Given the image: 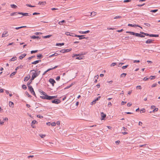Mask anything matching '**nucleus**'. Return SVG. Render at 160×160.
<instances>
[{
  "mask_svg": "<svg viewBox=\"0 0 160 160\" xmlns=\"http://www.w3.org/2000/svg\"><path fill=\"white\" fill-rule=\"evenodd\" d=\"M26 6H28V7H31V8H33V7H35V6H32L31 4H26Z\"/></svg>",
  "mask_w": 160,
  "mask_h": 160,
  "instance_id": "603ef678",
  "label": "nucleus"
},
{
  "mask_svg": "<svg viewBox=\"0 0 160 160\" xmlns=\"http://www.w3.org/2000/svg\"><path fill=\"white\" fill-rule=\"evenodd\" d=\"M64 43H57L56 44V46H62L63 45H64Z\"/></svg>",
  "mask_w": 160,
  "mask_h": 160,
  "instance_id": "393cba45",
  "label": "nucleus"
},
{
  "mask_svg": "<svg viewBox=\"0 0 160 160\" xmlns=\"http://www.w3.org/2000/svg\"><path fill=\"white\" fill-rule=\"evenodd\" d=\"M32 124H34L38 123V122L35 120H33L32 121L31 123Z\"/></svg>",
  "mask_w": 160,
  "mask_h": 160,
  "instance_id": "4c0bfd02",
  "label": "nucleus"
},
{
  "mask_svg": "<svg viewBox=\"0 0 160 160\" xmlns=\"http://www.w3.org/2000/svg\"><path fill=\"white\" fill-rule=\"evenodd\" d=\"M101 98L100 96L98 97L96 99H95L92 102H91V104L92 105L93 104H95L96 102L99 100Z\"/></svg>",
  "mask_w": 160,
  "mask_h": 160,
  "instance_id": "6e6552de",
  "label": "nucleus"
},
{
  "mask_svg": "<svg viewBox=\"0 0 160 160\" xmlns=\"http://www.w3.org/2000/svg\"><path fill=\"white\" fill-rule=\"evenodd\" d=\"M34 34L37 35H39L40 34H42V33L40 32H36L34 33Z\"/></svg>",
  "mask_w": 160,
  "mask_h": 160,
  "instance_id": "e2e57ef3",
  "label": "nucleus"
},
{
  "mask_svg": "<svg viewBox=\"0 0 160 160\" xmlns=\"http://www.w3.org/2000/svg\"><path fill=\"white\" fill-rule=\"evenodd\" d=\"M158 110V108H155L154 109H153V110L152 111V112H157Z\"/></svg>",
  "mask_w": 160,
  "mask_h": 160,
  "instance_id": "13d9d810",
  "label": "nucleus"
},
{
  "mask_svg": "<svg viewBox=\"0 0 160 160\" xmlns=\"http://www.w3.org/2000/svg\"><path fill=\"white\" fill-rule=\"evenodd\" d=\"M150 37H159L158 34H150Z\"/></svg>",
  "mask_w": 160,
  "mask_h": 160,
  "instance_id": "bb28decb",
  "label": "nucleus"
},
{
  "mask_svg": "<svg viewBox=\"0 0 160 160\" xmlns=\"http://www.w3.org/2000/svg\"><path fill=\"white\" fill-rule=\"evenodd\" d=\"M128 65H126L124 66H123L122 67V68L123 69H126V68H127L128 67Z\"/></svg>",
  "mask_w": 160,
  "mask_h": 160,
  "instance_id": "864d4df0",
  "label": "nucleus"
},
{
  "mask_svg": "<svg viewBox=\"0 0 160 160\" xmlns=\"http://www.w3.org/2000/svg\"><path fill=\"white\" fill-rule=\"evenodd\" d=\"M57 96H51L52 99L53 100L54 99L56 98H57Z\"/></svg>",
  "mask_w": 160,
  "mask_h": 160,
  "instance_id": "680f3d73",
  "label": "nucleus"
},
{
  "mask_svg": "<svg viewBox=\"0 0 160 160\" xmlns=\"http://www.w3.org/2000/svg\"><path fill=\"white\" fill-rule=\"evenodd\" d=\"M46 4V2H39L38 4L41 5H44Z\"/></svg>",
  "mask_w": 160,
  "mask_h": 160,
  "instance_id": "6ab92c4d",
  "label": "nucleus"
},
{
  "mask_svg": "<svg viewBox=\"0 0 160 160\" xmlns=\"http://www.w3.org/2000/svg\"><path fill=\"white\" fill-rule=\"evenodd\" d=\"M52 35H48L44 36L43 37L45 38H49L50 37H51V36H52Z\"/></svg>",
  "mask_w": 160,
  "mask_h": 160,
  "instance_id": "a19ab883",
  "label": "nucleus"
},
{
  "mask_svg": "<svg viewBox=\"0 0 160 160\" xmlns=\"http://www.w3.org/2000/svg\"><path fill=\"white\" fill-rule=\"evenodd\" d=\"M17 59V58L16 57H14L10 59V61H14L16 60Z\"/></svg>",
  "mask_w": 160,
  "mask_h": 160,
  "instance_id": "a878e982",
  "label": "nucleus"
},
{
  "mask_svg": "<svg viewBox=\"0 0 160 160\" xmlns=\"http://www.w3.org/2000/svg\"><path fill=\"white\" fill-rule=\"evenodd\" d=\"M101 120H104L106 116V114H104L103 112L101 113Z\"/></svg>",
  "mask_w": 160,
  "mask_h": 160,
  "instance_id": "1a4fd4ad",
  "label": "nucleus"
},
{
  "mask_svg": "<svg viewBox=\"0 0 160 160\" xmlns=\"http://www.w3.org/2000/svg\"><path fill=\"white\" fill-rule=\"evenodd\" d=\"M9 105L10 107L13 108L14 107V103L12 102L11 101L9 102Z\"/></svg>",
  "mask_w": 160,
  "mask_h": 160,
  "instance_id": "412c9836",
  "label": "nucleus"
},
{
  "mask_svg": "<svg viewBox=\"0 0 160 160\" xmlns=\"http://www.w3.org/2000/svg\"><path fill=\"white\" fill-rule=\"evenodd\" d=\"M19 14L20 15H22L23 16H29L31 15V14L30 13H24V12H20V13H19Z\"/></svg>",
  "mask_w": 160,
  "mask_h": 160,
  "instance_id": "9d476101",
  "label": "nucleus"
},
{
  "mask_svg": "<svg viewBox=\"0 0 160 160\" xmlns=\"http://www.w3.org/2000/svg\"><path fill=\"white\" fill-rule=\"evenodd\" d=\"M128 26L131 27H136V24H128Z\"/></svg>",
  "mask_w": 160,
  "mask_h": 160,
  "instance_id": "72a5a7b5",
  "label": "nucleus"
},
{
  "mask_svg": "<svg viewBox=\"0 0 160 160\" xmlns=\"http://www.w3.org/2000/svg\"><path fill=\"white\" fill-rule=\"evenodd\" d=\"M35 56H32L31 57H29L28 59L29 60H31L32 58H34L35 57Z\"/></svg>",
  "mask_w": 160,
  "mask_h": 160,
  "instance_id": "6e6d98bb",
  "label": "nucleus"
},
{
  "mask_svg": "<svg viewBox=\"0 0 160 160\" xmlns=\"http://www.w3.org/2000/svg\"><path fill=\"white\" fill-rule=\"evenodd\" d=\"M75 37L79 38V39L80 40H81L83 39H87L88 38V37L86 38L84 37V36L83 35H75Z\"/></svg>",
  "mask_w": 160,
  "mask_h": 160,
  "instance_id": "423d86ee",
  "label": "nucleus"
},
{
  "mask_svg": "<svg viewBox=\"0 0 160 160\" xmlns=\"http://www.w3.org/2000/svg\"><path fill=\"white\" fill-rule=\"evenodd\" d=\"M27 55V54L24 53L22 54L21 56L19 57V58L20 59H22L24 57H25Z\"/></svg>",
  "mask_w": 160,
  "mask_h": 160,
  "instance_id": "2eb2a0df",
  "label": "nucleus"
},
{
  "mask_svg": "<svg viewBox=\"0 0 160 160\" xmlns=\"http://www.w3.org/2000/svg\"><path fill=\"white\" fill-rule=\"evenodd\" d=\"M31 38L33 39H40L41 38L39 37L38 36H36L34 35H33L31 37Z\"/></svg>",
  "mask_w": 160,
  "mask_h": 160,
  "instance_id": "9b49d317",
  "label": "nucleus"
},
{
  "mask_svg": "<svg viewBox=\"0 0 160 160\" xmlns=\"http://www.w3.org/2000/svg\"><path fill=\"white\" fill-rule=\"evenodd\" d=\"M23 67V66L22 65H20L19 66H18L16 68H15V70L17 71L18 69L19 68H22Z\"/></svg>",
  "mask_w": 160,
  "mask_h": 160,
  "instance_id": "473e14b6",
  "label": "nucleus"
},
{
  "mask_svg": "<svg viewBox=\"0 0 160 160\" xmlns=\"http://www.w3.org/2000/svg\"><path fill=\"white\" fill-rule=\"evenodd\" d=\"M16 72H17L16 71H15V72H13L10 75V77L11 78H12L13 76L14 75L16 74Z\"/></svg>",
  "mask_w": 160,
  "mask_h": 160,
  "instance_id": "cd10ccee",
  "label": "nucleus"
},
{
  "mask_svg": "<svg viewBox=\"0 0 160 160\" xmlns=\"http://www.w3.org/2000/svg\"><path fill=\"white\" fill-rule=\"evenodd\" d=\"M8 34L7 31H5L3 32L2 35V37H5L8 36Z\"/></svg>",
  "mask_w": 160,
  "mask_h": 160,
  "instance_id": "4468645a",
  "label": "nucleus"
},
{
  "mask_svg": "<svg viewBox=\"0 0 160 160\" xmlns=\"http://www.w3.org/2000/svg\"><path fill=\"white\" fill-rule=\"evenodd\" d=\"M28 88L29 91L35 97H36L35 93L34 91V89L32 86H28Z\"/></svg>",
  "mask_w": 160,
  "mask_h": 160,
  "instance_id": "20e7f679",
  "label": "nucleus"
},
{
  "mask_svg": "<svg viewBox=\"0 0 160 160\" xmlns=\"http://www.w3.org/2000/svg\"><path fill=\"white\" fill-rule=\"evenodd\" d=\"M41 60H37L33 62H32V64H36L40 62H41Z\"/></svg>",
  "mask_w": 160,
  "mask_h": 160,
  "instance_id": "aec40b11",
  "label": "nucleus"
},
{
  "mask_svg": "<svg viewBox=\"0 0 160 160\" xmlns=\"http://www.w3.org/2000/svg\"><path fill=\"white\" fill-rule=\"evenodd\" d=\"M157 83H155V84H152V85L151 87H152V88H153V87H156V86H157Z\"/></svg>",
  "mask_w": 160,
  "mask_h": 160,
  "instance_id": "69168bd1",
  "label": "nucleus"
},
{
  "mask_svg": "<svg viewBox=\"0 0 160 160\" xmlns=\"http://www.w3.org/2000/svg\"><path fill=\"white\" fill-rule=\"evenodd\" d=\"M40 98L43 99H47L48 100H52L51 96L48 95L46 93L43 96H40Z\"/></svg>",
  "mask_w": 160,
  "mask_h": 160,
  "instance_id": "f03ea898",
  "label": "nucleus"
},
{
  "mask_svg": "<svg viewBox=\"0 0 160 160\" xmlns=\"http://www.w3.org/2000/svg\"><path fill=\"white\" fill-rule=\"evenodd\" d=\"M37 117L38 118H43V116L40 115V114H38V115H37Z\"/></svg>",
  "mask_w": 160,
  "mask_h": 160,
  "instance_id": "3c124183",
  "label": "nucleus"
},
{
  "mask_svg": "<svg viewBox=\"0 0 160 160\" xmlns=\"http://www.w3.org/2000/svg\"><path fill=\"white\" fill-rule=\"evenodd\" d=\"M51 102L53 103H54L55 104H58L61 102V101L59 99H56L52 100Z\"/></svg>",
  "mask_w": 160,
  "mask_h": 160,
  "instance_id": "39448f33",
  "label": "nucleus"
},
{
  "mask_svg": "<svg viewBox=\"0 0 160 160\" xmlns=\"http://www.w3.org/2000/svg\"><path fill=\"white\" fill-rule=\"evenodd\" d=\"M154 40L151 39H148L145 42V43L147 44L153 43Z\"/></svg>",
  "mask_w": 160,
  "mask_h": 160,
  "instance_id": "ddd939ff",
  "label": "nucleus"
},
{
  "mask_svg": "<svg viewBox=\"0 0 160 160\" xmlns=\"http://www.w3.org/2000/svg\"><path fill=\"white\" fill-rule=\"evenodd\" d=\"M37 57H38V59H41L42 58L43 56L42 54H39L37 55Z\"/></svg>",
  "mask_w": 160,
  "mask_h": 160,
  "instance_id": "4be33fe9",
  "label": "nucleus"
},
{
  "mask_svg": "<svg viewBox=\"0 0 160 160\" xmlns=\"http://www.w3.org/2000/svg\"><path fill=\"white\" fill-rule=\"evenodd\" d=\"M127 33H129L131 34V35H135L136 36V33L134 32H131V31H127L126 32Z\"/></svg>",
  "mask_w": 160,
  "mask_h": 160,
  "instance_id": "dca6fc26",
  "label": "nucleus"
},
{
  "mask_svg": "<svg viewBox=\"0 0 160 160\" xmlns=\"http://www.w3.org/2000/svg\"><path fill=\"white\" fill-rule=\"evenodd\" d=\"M136 89H142V88L140 86H138L136 87Z\"/></svg>",
  "mask_w": 160,
  "mask_h": 160,
  "instance_id": "774afa93",
  "label": "nucleus"
},
{
  "mask_svg": "<svg viewBox=\"0 0 160 160\" xmlns=\"http://www.w3.org/2000/svg\"><path fill=\"white\" fill-rule=\"evenodd\" d=\"M117 65L116 62H113L111 64V67H113Z\"/></svg>",
  "mask_w": 160,
  "mask_h": 160,
  "instance_id": "8fccbe9b",
  "label": "nucleus"
},
{
  "mask_svg": "<svg viewBox=\"0 0 160 160\" xmlns=\"http://www.w3.org/2000/svg\"><path fill=\"white\" fill-rule=\"evenodd\" d=\"M38 51V50H32L31 51V54H33L34 53H36Z\"/></svg>",
  "mask_w": 160,
  "mask_h": 160,
  "instance_id": "c03bdc74",
  "label": "nucleus"
},
{
  "mask_svg": "<svg viewBox=\"0 0 160 160\" xmlns=\"http://www.w3.org/2000/svg\"><path fill=\"white\" fill-rule=\"evenodd\" d=\"M122 17L120 16H117L114 18V19H117L118 18H120Z\"/></svg>",
  "mask_w": 160,
  "mask_h": 160,
  "instance_id": "49530a36",
  "label": "nucleus"
},
{
  "mask_svg": "<svg viewBox=\"0 0 160 160\" xmlns=\"http://www.w3.org/2000/svg\"><path fill=\"white\" fill-rule=\"evenodd\" d=\"M56 125V123L54 122L51 123V125L52 126H54Z\"/></svg>",
  "mask_w": 160,
  "mask_h": 160,
  "instance_id": "4d7b16f0",
  "label": "nucleus"
},
{
  "mask_svg": "<svg viewBox=\"0 0 160 160\" xmlns=\"http://www.w3.org/2000/svg\"><path fill=\"white\" fill-rule=\"evenodd\" d=\"M22 89L24 90H26L27 88V87L24 84H23L22 85Z\"/></svg>",
  "mask_w": 160,
  "mask_h": 160,
  "instance_id": "e433bc0d",
  "label": "nucleus"
},
{
  "mask_svg": "<svg viewBox=\"0 0 160 160\" xmlns=\"http://www.w3.org/2000/svg\"><path fill=\"white\" fill-rule=\"evenodd\" d=\"M140 33H141V34H143L146 36H148L150 37V34H148V33H145V32H140Z\"/></svg>",
  "mask_w": 160,
  "mask_h": 160,
  "instance_id": "a211bd4d",
  "label": "nucleus"
},
{
  "mask_svg": "<svg viewBox=\"0 0 160 160\" xmlns=\"http://www.w3.org/2000/svg\"><path fill=\"white\" fill-rule=\"evenodd\" d=\"M96 13V12H91L90 14V16H92V15L94 16L95 15V13Z\"/></svg>",
  "mask_w": 160,
  "mask_h": 160,
  "instance_id": "0e129e2a",
  "label": "nucleus"
},
{
  "mask_svg": "<svg viewBox=\"0 0 160 160\" xmlns=\"http://www.w3.org/2000/svg\"><path fill=\"white\" fill-rule=\"evenodd\" d=\"M39 92L42 93V95H43L44 96L45 94H46V93L42 91V90L41 89H39Z\"/></svg>",
  "mask_w": 160,
  "mask_h": 160,
  "instance_id": "c9c22d12",
  "label": "nucleus"
},
{
  "mask_svg": "<svg viewBox=\"0 0 160 160\" xmlns=\"http://www.w3.org/2000/svg\"><path fill=\"white\" fill-rule=\"evenodd\" d=\"M37 69L36 70L33 69L30 72L34 71L35 72L32 73V75L31 77V80H33L35 78L37 77L40 74L41 72L40 71H38Z\"/></svg>",
  "mask_w": 160,
  "mask_h": 160,
  "instance_id": "f257e3e1",
  "label": "nucleus"
},
{
  "mask_svg": "<svg viewBox=\"0 0 160 160\" xmlns=\"http://www.w3.org/2000/svg\"><path fill=\"white\" fill-rule=\"evenodd\" d=\"M65 34L67 35V36H71V33H70L69 32H66Z\"/></svg>",
  "mask_w": 160,
  "mask_h": 160,
  "instance_id": "5fc2aeb1",
  "label": "nucleus"
},
{
  "mask_svg": "<svg viewBox=\"0 0 160 160\" xmlns=\"http://www.w3.org/2000/svg\"><path fill=\"white\" fill-rule=\"evenodd\" d=\"M145 112V109L144 108H142L140 110V113H143L144 112Z\"/></svg>",
  "mask_w": 160,
  "mask_h": 160,
  "instance_id": "37998d69",
  "label": "nucleus"
},
{
  "mask_svg": "<svg viewBox=\"0 0 160 160\" xmlns=\"http://www.w3.org/2000/svg\"><path fill=\"white\" fill-rule=\"evenodd\" d=\"M90 32V31L87 30L86 31H79V32L82 34H86Z\"/></svg>",
  "mask_w": 160,
  "mask_h": 160,
  "instance_id": "f3484780",
  "label": "nucleus"
},
{
  "mask_svg": "<svg viewBox=\"0 0 160 160\" xmlns=\"http://www.w3.org/2000/svg\"><path fill=\"white\" fill-rule=\"evenodd\" d=\"M10 6L11 7L13 8H17V6L14 4H11Z\"/></svg>",
  "mask_w": 160,
  "mask_h": 160,
  "instance_id": "2f4dec72",
  "label": "nucleus"
},
{
  "mask_svg": "<svg viewBox=\"0 0 160 160\" xmlns=\"http://www.w3.org/2000/svg\"><path fill=\"white\" fill-rule=\"evenodd\" d=\"M25 94H26L28 96L29 98H31L32 97L31 95L29 94L28 93L27 91H26L25 92Z\"/></svg>",
  "mask_w": 160,
  "mask_h": 160,
  "instance_id": "ea45409f",
  "label": "nucleus"
},
{
  "mask_svg": "<svg viewBox=\"0 0 160 160\" xmlns=\"http://www.w3.org/2000/svg\"><path fill=\"white\" fill-rule=\"evenodd\" d=\"M26 26H21V27H16L15 28L16 30H18L19 29L22 28H26Z\"/></svg>",
  "mask_w": 160,
  "mask_h": 160,
  "instance_id": "c756f323",
  "label": "nucleus"
},
{
  "mask_svg": "<svg viewBox=\"0 0 160 160\" xmlns=\"http://www.w3.org/2000/svg\"><path fill=\"white\" fill-rule=\"evenodd\" d=\"M66 22V21L65 20H62L61 21H60L58 22V24L60 25H62L63 23H65Z\"/></svg>",
  "mask_w": 160,
  "mask_h": 160,
  "instance_id": "c85d7f7f",
  "label": "nucleus"
},
{
  "mask_svg": "<svg viewBox=\"0 0 160 160\" xmlns=\"http://www.w3.org/2000/svg\"><path fill=\"white\" fill-rule=\"evenodd\" d=\"M144 25L148 27H150V24L148 23H144Z\"/></svg>",
  "mask_w": 160,
  "mask_h": 160,
  "instance_id": "bf43d9fd",
  "label": "nucleus"
},
{
  "mask_svg": "<svg viewBox=\"0 0 160 160\" xmlns=\"http://www.w3.org/2000/svg\"><path fill=\"white\" fill-rule=\"evenodd\" d=\"M72 50V49L71 48L70 49H64V53L65 52H68Z\"/></svg>",
  "mask_w": 160,
  "mask_h": 160,
  "instance_id": "f704fd0d",
  "label": "nucleus"
},
{
  "mask_svg": "<svg viewBox=\"0 0 160 160\" xmlns=\"http://www.w3.org/2000/svg\"><path fill=\"white\" fill-rule=\"evenodd\" d=\"M74 84V83L72 82L71 84H70L69 86H68L67 87H66L64 88V89H68L71 87L73 84Z\"/></svg>",
  "mask_w": 160,
  "mask_h": 160,
  "instance_id": "b1692460",
  "label": "nucleus"
},
{
  "mask_svg": "<svg viewBox=\"0 0 160 160\" xmlns=\"http://www.w3.org/2000/svg\"><path fill=\"white\" fill-rule=\"evenodd\" d=\"M58 55V54L57 53H55L54 54H52L51 55H50L48 57L49 58H51L52 57H53L54 56H57Z\"/></svg>",
  "mask_w": 160,
  "mask_h": 160,
  "instance_id": "5701e85b",
  "label": "nucleus"
},
{
  "mask_svg": "<svg viewBox=\"0 0 160 160\" xmlns=\"http://www.w3.org/2000/svg\"><path fill=\"white\" fill-rule=\"evenodd\" d=\"M158 11V9H154V10H151L150 11V12H154H154H156Z\"/></svg>",
  "mask_w": 160,
  "mask_h": 160,
  "instance_id": "de8ad7c7",
  "label": "nucleus"
},
{
  "mask_svg": "<svg viewBox=\"0 0 160 160\" xmlns=\"http://www.w3.org/2000/svg\"><path fill=\"white\" fill-rule=\"evenodd\" d=\"M32 80H31V78L30 79V80L28 82L27 85L28 87V86H30V84L32 83Z\"/></svg>",
  "mask_w": 160,
  "mask_h": 160,
  "instance_id": "7c9ffc66",
  "label": "nucleus"
},
{
  "mask_svg": "<svg viewBox=\"0 0 160 160\" xmlns=\"http://www.w3.org/2000/svg\"><path fill=\"white\" fill-rule=\"evenodd\" d=\"M60 76H58L56 78V80L57 81H59L60 79Z\"/></svg>",
  "mask_w": 160,
  "mask_h": 160,
  "instance_id": "338daca9",
  "label": "nucleus"
},
{
  "mask_svg": "<svg viewBox=\"0 0 160 160\" xmlns=\"http://www.w3.org/2000/svg\"><path fill=\"white\" fill-rule=\"evenodd\" d=\"M156 78L155 76H151L150 77V79L151 80H152L155 78Z\"/></svg>",
  "mask_w": 160,
  "mask_h": 160,
  "instance_id": "79ce46f5",
  "label": "nucleus"
},
{
  "mask_svg": "<svg viewBox=\"0 0 160 160\" xmlns=\"http://www.w3.org/2000/svg\"><path fill=\"white\" fill-rule=\"evenodd\" d=\"M126 75H127V73H123L120 75V77H125V76H126Z\"/></svg>",
  "mask_w": 160,
  "mask_h": 160,
  "instance_id": "a18cd8bd",
  "label": "nucleus"
},
{
  "mask_svg": "<svg viewBox=\"0 0 160 160\" xmlns=\"http://www.w3.org/2000/svg\"><path fill=\"white\" fill-rule=\"evenodd\" d=\"M76 57V59L78 60H81L83 59V58L84 57V56L82 54H75L73 56H72V57Z\"/></svg>",
  "mask_w": 160,
  "mask_h": 160,
  "instance_id": "7ed1b4c3",
  "label": "nucleus"
},
{
  "mask_svg": "<svg viewBox=\"0 0 160 160\" xmlns=\"http://www.w3.org/2000/svg\"><path fill=\"white\" fill-rule=\"evenodd\" d=\"M45 134H39V136L42 138H43L45 137Z\"/></svg>",
  "mask_w": 160,
  "mask_h": 160,
  "instance_id": "09e8293b",
  "label": "nucleus"
},
{
  "mask_svg": "<svg viewBox=\"0 0 160 160\" xmlns=\"http://www.w3.org/2000/svg\"><path fill=\"white\" fill-rule=\"evenodd\" d=\"M64 49H62V50H61L60 51H57V52H62L63 53H64Z\"/></svg>",
  "mask_w": 160,
  "mask_h": 160,
  "instance_id": "052dcab7",
  "label": "nucleus"
},
{
  "mask_svg": "<svg viewBox=\"0 0 160 160\" xmlns=\"http://www.w3.org/2000/svg\"><path fill=\"white\" fill-rule=\"evenodd\" d=\"M139 147H146L147 148H148V146L147 144H144L142 145H140Z\"/></svg>",
  "mask_w": 160,
  "mask_h": 160,
  "instance_id": "58836bf2",
  "label": "nucleus"
},
{
  "mask_svg": "<svg viewBox=\"0 0 160 160\" xmlns=\"http://www.w3.org/2000/svg\"><path fill=\"white\" fill-rule=\"evenodd\" d=\"M49 81L50 83L52 84V85L53 86H54V83H56V81L53 78H50L49 80Z\"/></svg>",
  "mask_w": 160,
  "mask_h": 160,
  "instance_id": "0eeeda50",
  "label": "nucleus"
},
{
  "mask_svg": "<svg viewBox=\"0 0 160 160\" xmlns=\"http://www.w3.org/2000/svg\"><path fill=\"white\" fill-rule=\"evenodd\" d=\"M136 36L141 38H144L145 37L144 35L142 34L141 33H136Z\"/></svg>",
  "mask_w": 160,
  "mask_h": 160,
  "instance_id": "f8f14e48",
  "label": "nucleus"
}]
</instances>
